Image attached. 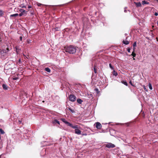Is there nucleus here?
Returning a JSON list of instances; mask_svg holds the SVG:
<instances>
[{
  "label": "nucleus",
  "mask_w": 158,
  "mask_h": 158,
  "mask_svg": "<svg viewBox=\"0 0 158 158\" xmlns=\"http://www.w3.org/2000/svg\"><path fill=\"white\" fill-rule=\"evenodd\" d=\"M64 50L66 52H68L70 54L75 53L76 51V48L74 46L70 45L69 46H66L64 48Z\"/></svg>",
  "instance_id": "1"
},
{
  "label": "nucleus",
  "mask_w": 158,
  "mask_h": 158,
  "mask_svg": "<svg viewBox=\"0 0 158 158\" xmlns=\"http://www.w3.org/2000/svg\"><path fill=\"white\" fill-rule=\"evenodd\" d=\"M72 128L75 129V134L77 135H80L81 134V131L79 129V128L78 127V126L77 125H73L72 124V126H71Z\"/></svg>",
  "instance_id": "2"
},
{
  "label": "nucleus",
  "mask_w": 158,
  "mask_h": 158,
  "mask_svg": "<svg viewBox=\"0 0 158 158\" xmlns=\"http://www.w3.org/2000/svg\"><path fill=\"white\" fill-rule=\"evenodd\" d=\"M69 98V100L72 102H75L76 99V97L73 94H70Z\"/></svg>",
  "instance_id": "3"
},
{
  "label": "nucleus",
  "mask_w": 158,
  "mask_h": 158,
  "mask_svg": "<svg viewBox=\"0 0 158 158\" xmlns=\"http://www.w3.org/2000/svg\"><path fill=\"white\" fill-rule=\"evenodd\" d=\"M60 120L63 122L65 124L67 125L68 126H69L70 127L71 126H72V124L70 123L68 121H66L65 119L64 118H61Z\"/></svg>",
  "instance_id": "4"
},
{
  "label": "nucleus",
  "mask_w": 158,
  "mask_h": 158,
  "mask_svg": "<svg viewBox=\"0 0 158 158\" xmlns=\"http://www.w3.org/2000/svg\"><path fill=\"white\" fill-rule=\"evenodd\" d=\"M105 147L107 148H114L115 147V145L111 143H109L105 145Z\"/></svg>",
  "instance_id": "5"
},
{
  "label": "nucleus",
  "mask_w": 158,
  "mask_h": 158,
  "mask_svg": "<svg viewBox=\"0 0 158 158\" xmlns=\"http://www.w3.org/2000/svg\"><path fill=\"white\" fill-rule=\"evenodd\" d=\"M6 54V50H1V49H0V55H1V56H5Z\"/></svg>",
  "instance_id": "6"
},
{
  "label": "nucleus",
  "mask_w": 158,
  "mask_h": 158,
  "mask_svg": "<svg viewBox=\"0 0 158 158\" xmlns=\"http://www.w3.org/2000/svg\"><path fill=\"white\" fill-rule=\"evenodd\" d=\"M96 124V127L98 129H100L102 127V125L99 122H97Z\"/></svg>",
  "instance_id": "7"
},
{
  "label": "nucleus",
  "mask_w": 158,
  "mask_h": 158,
  "mask_svg": "<svg viewBox=\"0 0 158 158\" xmlns=\"http://www.w3.org/2000/svg\"><path fill=\"white\" fill-rule=\"evenodd\" d=\"M19 11L21 13L23 14L24 15H27V11H26L25 10L22 9H20Z\"/></svg>",
  "instance_id": "8"
},
{
  "label": "nucleus",
  "mask_w": 158,
  "mask_h": 158,
  "mask_svg": "<svg viewBox=\"0 0 158 158\" xmlns=\"http://www.w3.org/2000/svg\"><path fill=\"white\" fill-rule=\"evenodd\" d=\"M2 87L3 89H4L5 90H7L8 88V86L5 84H3L2 85Z\"/></svg>",
  "instance_id": "9"
},
{
  "label": "nucleus",
  "mask_w": 158,
  "mask_h": 158,
  "mask_svg": "<svg viewBox=\"0 0 158 158\" xmlns=\"http://www.w3.org/2000/svg\"><path fill=\"white\" fill-rule=\"evenodd\" d=\"M19 15V14L18 13H16L14 14L11 15L10 16V18L11 17H14V18H15L17 16H18Z\"/></svg>",
  "instance_id": "10"
},
{
  "label": "nucleus",
  "mask_w": 158,
  "mask_h": 158,
  "mask_svg": "<svg viewBox=\"0 0 158 158\" xmlns=\"http://www.w3.org/2000/svg\"><path fill=\"white\" fill-rule=\"evenodd\" d=\"M135 3L136 7H140L141 6V3L140 2H135Z\"/></svg>",
  "instance_id": "11"
},
{
  "label": "nucleus",
  "mask_w": 158,
  "mask_h": 158,
  "mask_svg": "<svg viewBox=\"0 0 158 158\" xmlns=\"http://www.w3.org/2000/svg\"><path fill=\"white\" fill-rule=\"evenodd\" d=\"M77 102L79 104H81L82 102H83V100L81 99L78 98L77 100Z\"/></svg>",
  "instance_id": "12"
},
{
  "label": "nucleus",
  "mask_w": 158,
  "mask_h": 158,
  "mask_svg": "<svg viewBox=\"0 0 158 158\" xmlns=\"http://www.w3.org/2000/svg\"><path fill=\"white\" fill-rule=\"evenodd\" d=\"M149 3V2H147V1H142V4L144 5V4H148Z\"/></svg>",
  "instance_id": "13"
},
{
  "label": "nucleus",
  "mask_w": 158,
  "mask_h": 158,
  "mask_svg": "<svg viewBox=\"0 0 158 158\" xmlns=\"http://www.w3.org/2000/svg\"><path fill=\"white\" fill-rule=\"evenodd\" d=\"M44 70L48 73H50L51 72L50 69L48 67L45 68Z\"/></svg>",
  "instance_id": "14"
},
{
  "label": "nucleus",
  "mask_w": 158,
  "mask_h": 158,
  "mask_svg": "<svg viewBox=\"0 0 158 158\" xmlns=\"http://www.w3.org/2000/svg\"><path fill=\"white\" fill-rule=\"evenodd\" d=\"M123 43L124 44L126 45H127L129 44V42L127 40V41L123 40Z\"/></svg>",
  "instance_id": "15"
},
{
  "label": "nucleus",
  "mask_w": 158,
  "mask_h": 158,
  "mask_svg": "<svg viewBox=\"0 0 158 158\" xmlns=\"http://www.w3.org/2000/svg\"><path fill=\"white\" fill-rule=\"evenodd\" d=\"M135 50H133V51L132 52L131 54V55L133 56V57H135L136 55V54L135 53Z\"/></svg>",
  "instance_id": "16"
},
{
  "label": "nucleus",
  "mask_w": 158,
  "mask_h": 158,
  "mask_svg": "<svg viewBox=\"0 0 158 158\" xmlns=\"http://www.w3.org/2000/svg\"><path fill=\"white\" fill-rule=\"evenodd\" d=\"M112 73L113 75H114L115 76H117L118 75L117 73L114 70L112 72Z\"/></svg>",
  "instance_id": "17"
},
{
  "label": "nucleus",
  "mask_w": 158,
  "mask_h": 158,
  "mask_svg": "<svg viewBox=\"0 0 158 158\" xmlns=\"http://www.w3.org/2000/svg\"><path fill=\"white\" fill-rule=\"evenodd\" d=\"M136 46V42H135L133 44V50H135V47Z\"/></svg>",
  "instance_id": "18"
},
{
  "label": "nucleus",
  "mask_w": 158,
  "mask_h": 158,
  "mask_svg": "<svg viewBox=\"0 0 158 158\" xmlns=\"http://www.w3.org/2000/svg\"><path fill=\"white\" fill-rule=\"evenodd\" d=\"M121 82L123 84H124V85H126V86H127L128 85L127 83V82L126 81H122Z\"/></svg>",
  "instance_id": "19"
},
{
  "label": "nucleus",
  "mask_w": 158,
  "mask_h": 158,
  "mask_svg": "<svg viewBox=\"0 0 158 158\" xmlns=\"http://www.w3.org/2000/svg\"><path fill=\"white\" fill-rule=\"evenodd\" d=\"M0 132L1 134H3L5 133V132L1 128H0Z\"/></svg>",
  "instance_id": "20"
},
{
  "label": "nucleus",
  "mask_w": 158,
  "mask_h": 158,
  "mask_svg": "<svg viewBox=\"0 0 158 158\" xmlns=\"http://www.w3.org/2000/svg\"><path fill=\"white\" fill-rule=\"evenodd\" d=\"M94 91H96L98 94L99 92L98 89L97 88H95L94 89Z\"/></svg>",
  "instance_id": "21"
},
{
  "label": "nucleus",
  "mask_w": 158,
  "mask_h": 158,
  "mask_svg": "<svg viewBox=\"0 0 158 158\" xmlns=\"http://www.w3.org/2000/svg\"><path fill=\"white\" fill-rule=\"evenodd\" d=\"M68 109L72 113H74L75 112L73 110L71 109V108L69 107Z\"/></svg>",
  "instance_id": "22"
},
{
  "label": "nucleus",
  "mask_w": 158,
  "mask_h": 158,
  "mask_svg": "<svg viewBox=\"0 0 158 158\" xmlns=\"http://www.w3.org/2000/svg\"><path fill=\"white\" fill-rule=\"evenodd\" d=\"M16 51L17 53L19 52L20 49L18 48V47H15Z\"/></svg>",
  "instance_id": "23"
},
{
  "label": "nucleus",
  "mask_w": 158,
  "mask_h": 158,
  "mask_svg": "<svg viewBox=\"0 0 158 158\" xmlns=\"http://www.w3.org/2000/svg\"><path fill=\"white\" fill-rule=\"evenodd\" d=\"M149 87L150 89V90H152V86L151 84L150 83L149 84Z\"/></svg>",
  "instance_id": "24"
},
{
  "label": "nucleus",
  "mask_w": 158,
  "mask_h": 158,
  "mask_svg": "<svg viewBox=\"0 0 158 158\" xmlns=\"http://www.w3.org/2000/svg\"><path fill=\"white\" fill-rule=\"evenodd\" d=\"M94 72L95 73H97V70L96 68L95 67V66H94Z\"/></svg>",
  "instance_id": "25"
},
{
  "label": "nucleus",
  "mask_w": 158,
  "mask_h": 158,
  "mask_svg": "<svg viewBox=\"0 0 158 158\" xmlns=\"http://www.w3.org/2000/svg\"><path fill=\"white\" fill-rule=\"evenodd\" d=\"M20 7H22V8H23V7H26V6H25L23 4H21L20 5Z\"/></svg>",
  "instance_id": "26"
},
{
  "label": "nucleus",
  "mask_w": 158,
  "mask_h": 158,
  "mask_svg": "<svg viewBox=\"0 0 158 158\" xmlns=\"http://www.w3.org/2000/svg\"><path fill=\"white\" fill-rule=\"evenodd\" d=\"M109 66L113 70H114V67L112 66V65L111 64H109Z\"/></svg>",
  "instance_id": "27"
},
{
  "label": "nucleus",
  "mask_w": 158,
  "mask_h": 158,
  "mask_svg": "<svg viewBox=\"0 0 158 158\" xmlns=\"http://www.w3.org/2000/svg\"><path fill=\"white\" fill-rule=\"evenodd\" d=\"M31 40H28V39H27V42L28 44H30V43H31Z\"/></svg>",
  "instance_id": "28"
},
{
  "label": "nucleus",
  "mask_w": 158,
  "mask_h": 158,
  "mask_svg": "<svg viewBox=\"0 0 158 158\" xmlns=\"http://www.w3.org/2000/svg\"><path fill=\"white\" fill-rule=\"evenodd\" d=\"M143 89H144V90L145 91H148V89H147L146 88V87H145V85H143Z\"/></svg>",
  "instance_id": "29"
},
{
  "label": "nucleus",
  "mask_w": 158,
  "mask_h": 158,
  "mask_svg": "<svg viewBox=\"0 0 158 158\" xmlns=\"http://www.w3.org/2000/svg\"><path fill=\"white\" fill-rule=\"evenodd\" d=\"M3 14V13L2 11L0 10V15L2 16Z\"/></svg>",
  "instance_id": "30"
},
{
  "label": "nucleus",
  "mask_w": 158,
  "mask_h": 158,
  "mask_svg": "<svg viewBox=\"0 0 158 158\" xmlns=\"http://www.w3.org/2000/svg\"><path fill=\"white\" fill-rule=\"evenodd\" d=\"M130 50H131V49H130V48H127V51L128 52H130Z\"/></svg>",
  "instance_id": "31"
},
{
  "label": "nucleus",
  "mask_w": 158,
  "mask_h": 158,
  "mask_svg": "<svg viewBox=\"0 0 158 158\" xmlns=\"http://www.w3.org/2000/svg\"><path fill=\"white\" fill-rule=\"evenodd\" d=\"M129 83L131 85H132V86H134V85L133 84L131 81H130Z\"/></svg>",
  "instance_id": "32"
},
{
  "label": "nucleus",
  "mask_w": 158,
  "mask_h": 158,
  "mask_svg": "<svg viewBox=\"0 0 158 158\" xmlns=\"http://www.w3.org/2000/svg\"><path fill=\"white\" fill-rule=\"evenodd\" d=\"M19 15L20 16H22V15H24L23 14H22V13H20L19 14Z\"/></svg>",
  "instance_id": "33"
},
{
  "label": "nucleus",
  "mask_w": 158,
  "mask_h": 158,
  "mask_svg": "<svg viewBox=\"0 0 158 158\" xmlns=\"http://www.w3.org/2000/svg\"><path fill=\"white\" fill-rule=\"evenodd\" d=\"M6 50V53L9 51V49L8 48H7Z\"/></svg>",
  "instance_id": "34"
},
{
  "label": "nucleus",
  "mask_w": 158,
  "mask_h": 158,
  "mask_svg": "<svg viewBox=\"0 0 158 158\" xmlns=\"http://www.w3.org/2000/svg\"><path fill=\"white\" fill-rule=\"evenodd\" d=\"M55 122L56 123H57L58 124H59V122L57 120H55Z\"/></svg>",
  "instance_id": "35"
},
{
  "label": "nucleus",
  "mask_w": 158,
  "mask_h": 158,
  "mask_svg": "<svg viewBox=\"0 0 158 158\" xmlns=\"http://www.w3.org/2000/svg\"><path fill=\"white\" fill-rule=\"evenodd\" d=\"M22 36H23V35H21V36H20L19 37V39L21 41H22V38H23V37H22Z\"/></svg>",
  "instance_id": "36"
},
{
  "label": "nucleus",
  "mask_w": 158,
  "mask_h": 158,
  "mask_svg": "<svg viewBox=\"0 0 158 158\" xmlns=\"http://www.w3.org/2000/svg\"><path fill=\"white\" fill-rule=\"evenodd\" d=\"M17 79H18V77H14V78H13V80H17Z\"/></svg>",
  "instance_id": "37"
},
{
  "label": "nucleus",
  "mask_w": 158,
  "mask_h": 158,
  "mask_svg": "<svg viewBox=\"0 0 158 158\" xmlns=\"http://www.w3.org/2000/svg\"><path fill=\"white\" fill-rule=\"evenodd\" d=\"M154 15H155V16H157V15H158V13H157V12H155V14H154Z\"/></svg>",
  "instance_id": "38"
},
{
  "label": "nucleus",
  "mask_w": 158,
  "mask_h": 158,
  "mask_svg": "<svg viewBox=\"0 0 158 158\" xmlns=\"http://www.w3.org/2000/svg\"><path fill=\"white\" fill-rule=\"evenodd\" d=\"M27 7H28V8L30 9V8H31V6L29 5Z\"/></svg>",
  "instance_id": "39"
},
{
  "label": "nucleus",
  "mask_w": 158,
  "mask_h": 158,
  "mask_svg": "<svg viewBox=\"0 0 158 158\" xmlns=\"http://www.w3.org/2000/svg\"><path fill=\"white\" fill-rule=\"evenodd\" d=\"M19 63H20V62H21V59H19Z\"/></svg>",
  "instance_id": "40"
},
{
  "label": "nucleus",
  "mask_w": 158,
  "mask_h": 158,
  "mask_svg": "<svg viewBox=\"0 0 158 158\" xmlns=\"http://www.w3.org/2000/svg\"><path fill=\"white\" fill-rule=\"evenodd\" d=\"M31 14H32V15H33V14L31 12Z\"/></svg>",
  "instance_id": "41"
},
{
  "label": "nucleus",
  "mask_w": 158,
  "mask_h": 158,
  "mask_svg": "<svg viewBox=\"0 0 158 158\" xmlns=\"http://www.w3.org/2000/svg\"><path fill=\"white\" fill-rule=\"evenodd\" d=\"M82 135H86V134H82Z\"/></svg>",
  "instance_id": "42"
},
{
  "label": "nucleus",
  "mask_w": 158,
  "mask_h": 158,
  "mask_svg": "<svg viewBox=\"0 0 158 158\" xmlns=\"http://www.w3.org/2000/svg\"><path fill=\"white\" fill-rule=\"evenodd\" d=\"M41 5V4H40L38 5V6H40V5Z\"/></svg>",
  "instance_id": "43"
},
{
  "label": "nucleus",
  "mask_w": 158,
  "mask_h": 158,
  "mask_svg": "<svg viewBox=\"0 0 158 158\" xmlns=\"http://www.w3.org/2000/svg\"><path fill=\"white\" fill-rule=\"evenodd\" d=\"M157 26H158V21L157 22Z\"/></svg>",
  "instance_id": "44"
},
{
  "label": "nucleus",
  "mask_w": 158,
  "mask_h": 158,
  "mask_svg": "<svg viewBox=\"0 0 158 158\" xmlns=\"http://www.w3.org/2000/svg\"><path fill=\"white\" fill-rule=\"evenodd\" d=\"M133 59L134 60H135V58H134V57H133Z\"/></svg>",
  "instance_id": "45"
},
{
  "label": "nucleus",
  "mask_w": 158,
  "mask_h": 158,
  "mask_svg": "<svg viewBox=\"0 0 158 158\" xmlns=\"http://www.w3.org/2000/svg\"><path fill=\"white\" fill-rule=\"evenodd\" d=\"M19 122L20 123H21V121H19Z\"/></svg>",
  "instance_id": "46"
},
{
  "label": "nucleus",
  "mask_w": 158,
  "mask_h": 158,
  "mask_svg": "<svg viewBox=\"0 0 158 158\" xmlns=\"http://www.w3.org/2000/svg\"><path fill=\"white\" fill-rule=\"evenodd\" d=\"M42 102H44V101H42Z\"/></svg>",
  "instance_id": "47"
},
{
  "label": "nucleus",
  "mask_w": 158,
  "mask_h": 158,
  "mask_svg": "<svg viewBox=\"0 0 158 158\" xmlns=\"http://www.w3.org/2000/svg\"><path fill=\"white\" fill-rule=\"evenodd\" d=\"M156 1H157V2L158 3V0H156Z\"/></svg>",
  "instance_id": "48"
}]
</instances>
